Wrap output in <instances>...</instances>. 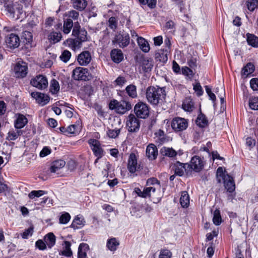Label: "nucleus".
<instances>
[{"label":"nucleus","mask_w":258,"mask_h":258,"mask_svg":"<svg viewBox=\"0 0 258 258\" xmlns=\"http://www.w3.org/2000/svg\"><path fill=\"white\" fill-rule=\"evenodd\" d=\"M71 216L68 213L62 214L59 218V222L61 224H67L70 220Z\"/></svg>","instance_id":"6e6d98bb"},{"label":"nucleus","mask_w":258,"mask_h":258,"mask_svg":"<svg viewBox=\"0 0 258 258\" xmlns=\"http://www.w3.org/2000/svg\"><path fill=\"white\" fill-rule=\"evenodd\" d=\"M254 70V66L251 63H248L242 69V74L247 76L253 73Z\"/></svg>","instance_id":"a18cd8bd"},{"label":"nucleus","mask_w":258,"mask_h":258,"mask_svg":"<svg viewBox=\"0 0 258 258\" xmlns=\"http://www.w3.org/2000/svg\"><path fill=\"white\" fill-rule=\"evenodd\" d=\"M113 44H117L119 47L123 48L128 45L130 43L129 35L126 33L118 34L116 36L112 41Z\"/></svg>","instance_id":"ddd939ff"},{"label":"nucleus","mask_w":258,"mask_h":258,"mask_svg":"<svg viewBox=\"0 0 258 258\" xmlns=\"http://www.w3.org/2000/svg\"><path fill=\"white\" fill-rule=\"evenodd\" d=\"M89 250V246L87 243H82L78 248V258H88L87 252Z\"/></svg>","instance_id":"5701e85b"},{"label":"nucleus","mask_w":258,"mask_h":258,"mask_svg":"<svg viewBox=\"0 0 258 258\" xmlns=\"http://www.w3.org/2000/svg\"><path fill=\"white\" fill-rule=\"evenodd\" d=\"M31 96L36 99L37 103L42 105L47 104L50 100V97L48 95L40 92H32Z\"/></svg>","instance_id":"dca6fc26"},{"label":"nucleus","mask_w":258,"mask_h":258,"mask_svg":"<svg viewBox=\"0 0 258 258\" xmlns=\"http://www.w3.org/2000/svg\"><path fill=\"white\" fill-rule=\"evenodd\" d=\"M87 32L85 29H81L78 22H75L72 31V35L74 36L77 37V38L82 42L87 40Z\"/></svg>","instance_id":"9d476101"},{"label":"nucleus","mask_w":258,"mask_h":258,"mask_svg":"<svg viewBox=\"0 0 258 258\" xmlns=\"http://www.w3.org/2000/svg\"><path fill=\"white\" fill-rule=\"evenodd\" d=\"M166 95L165 88L158 86L148 87L146 92L147 101L154 105L162 104L165 100Z\"/></svg>","instance_id":"f257e3e1"},{"label":"nucleus","mask_w":258,"mask_h":258,"mask_svg":"<svg viewBox=\"0 0 258 258\" xmlns=\"http://www.w3.org/2000/svg\"><path fill=\"white\" fill-rule=\"evenodd\" d=\"M217 91H216V93L220 99L221 108H223V109H224L226 106L225 101L224 100L225 96L224 88L223 87L221 86L219 88H217Z\"/></svg>","instance_id":"72a5a7b5"},{"label":"nucleus","mask_w":258,"mask_h":258,"mask_svg":"<svg viewBox=\"0 0 258 258\" xmlns=\"http://www.w3.org/2000/svg\"><path fill=\"white\" fill-rule=\"evenodd\" d=\"M180 203L181 206L183 208L188 207L189 204V195L186 191H184L181 192L180 198Z\"/></svg>","instance_id":"f704fd0d"},{"label":"nucleus","mask_w":258,"mask_h":258,"mask_svg":"<svg viewBox=\"0 0 258 258\" xmlns=\"http://www.w3.org/2000/svg\"><path fill=\"white\" fill-rule=\"evenodd\" d=\"M6 10L10 14V16L12 18L15 17V9L13 4H6Z\"/></svg>","instance_id":"603ef678"},{"label":"nucleus","mask_w":258,"mask_h":258,"mask_svg":"<svg viewBox=\"0 0 258 258\" xmlns=\"http://www.w3.org/2000/svg\"><path fill=\"white\" fill-rule=\"evenodd\" d=\"M160 152L163 155L170 158L174 157L177 155V152L172 148L164 147L161 149Z\"/></svg>","instance_id":"c85d7f7f"},{"label":"nucleus","mask_w":258,"mask_h":258,"mask_svg":"<svg viewBox=\"0 0 258 258\" xmlns=\"http://www.w3.org/2000/svg\"><path fill=\"white\" fill-rule=\"evenodd\" d=\"M33 227L30 226L22 234L21 236L23 239H27L30 236H31L33 232Z\"/></svg>","instance_id":"4d7b16f0"},{"label":"nucleus","mask_w":258,"mask_h":258,"mask_svg":"<svg viewBox=\"0 0 258 258\" xmlns=\"http://www.w3.org/2000/svg\"><path fill=\"white\" fill-rule=\"evenodd\" d=\"M188 126L187 121L181 117H175L171 122V126L175 132H180L185 130Z\"/></svg>","instance_id":"1a4fd4ad"},{"label":"nucleus","mask_w":258,"mask_h":258,"mask_svg":"<svg viewBox=\"0 0 258 258\" xmlns=\"http://www.w3.org/2000/svg\"><path fill=\"white\" fill-rule=\"evenodd\" d=\"M46 244L42 240L39 239L36 242L35 245L40 250H43L46 248Z\"/></svg>","instance_id":"e2e57ef3"},{"label":"nucleus","mask_w":258,"mask_h":258,"mask_svg":"<svg viewBox=\"0 0 258 258\" xmlns=\"http://www.w3.org/2000/svg\"><path fill=\"white\" fill-rule=\"evenodd\" d=\"M91 60V56L90 52L85 51L80 53L78 57V61L81 66L87 65Z\"/></svg>","instance_id":"aec40b11"},{"label":"nucleus","mask_w":258,"mask_h":258,"mask_svg":"<svg viewBox=\"0 0 258 258\" xmlns=\"http://www.w3.org/2000/svg\"><path fill=\"white\" fill-rule=\"evenodd\" d=\"M126 125L130 132H136L140 128V122L135 115L130 114L126 118Z\"/></svg>","instance_id":"39448f33"},{"label":"nucleus","mask_w":258,"mask_h":258,"mask_svg":"<svg viewBox=\"0 0 258 258\" xmlns=\"http://www.w3.org/2000/svg\"><path fill=\"white\" fill-rule=\"evenodd\" d=\"M28 123V119L26 116L22 114H17V129L25 126Z\"/></svg>","instance_id":"c9c22d12"},{"label":"nucleus","mask_w":258,"mask_h":258,"mask_svg":"<svg viewBox=\"0 0 258 258\" xmlns=\"http://www.w3.org/2000/svg\"><path fill=\"white\" fill-rule=\"evenodd\" d=\"M74 23L73 20L71 19H64L63 32L64 34H69L72 29L74 28Z\"/></svg>","instance_id":"cd10ccee"},{"label":"nucleus","mask_w":258,"mask_h":258,"mask_svg":"<svg viewBox=\"0 0 258 258\" xmlns=\"http://www.w3.org/2000/svg\"><path fill=\"white\" fill-rule=\"evenodd\" d=\"M156 191L155 187H147L145 188L143 191H142L139 187L135 188V192L139 196L142 198H147V197H151V193L155 194Z\"/></svg>","instance_id":"a211bd4d"},{"label":"nucleus","mask_w":258,"mask_h":258,"mask_svg":"<svg viewBox=\"0 0 258 258\" xmlns=\"http://www.w3.org/2000/svg\"><path fill=\"white\" fill-rule=\"evenodd\" d=\"M67 45L73 50H76L81 47L82 42L78 38L68 39L66 42Z\"/></svg>","instance_id":"a878e982"},{"label":"nucleus","mask_w":258,"mask_h":258,"mask_svg":"<svg viewBox=\"0 0 258 258\" xmlns=\"http://www.w3.org/2000/svg\"><path fill=\"white\" fill-rule=\"evenodd\" d=\"M109 108L114 110L117 113L124 114L132 108L130 103L125 101H118L116 100H111L109 104Z\"/></svg>","instance_id":"7ed1b4c3"},{"label":"nucleus","mask_w":258,"mask_h":258,"mask_svg":"<svg viewBox=\"0 0 258 258\" xmlns=\"http://www.w3.org/2000/svg\"><path fill=\"white\" fill-rule=\"evenodd\" d=\"M153 67V62L152 59L142 57L140 59V68L143 72L147 73L150 72Z\"/></svg>","instance_id":"f3484780"},{"label":"nucleus","mask_w":258,"mask_h":258,"mask_svg":"<svg viewBox=\"0 0 258 258\" xmlns=\"http://www.w3.org/2000/svg\"><path fill=\"white\" fill-rule=\"evenodd\" d=\"M61 38V34L59 32H52L48 35V39L53 43L59 42Z\"/></svg>","instance_id":"ea45409f"},{"label":"nucleus","mask_w":258,"mask_h":258,"mask_svg":"<svg viewBox=\"0 0 258 258\" xmlns=\"http://www.w3.org/2000/svg\"><path fill=\"white\" fill-rule=\"evenodd\" d=\"M188 164H182L179 162H176L172 165V170L174 171L175 174L178 176L183 175L184 171L187 173L190 172Z\"/></svg>","instance_id":"9b49d317"},{"label":"nucleus","mask_w":258,"mask_h":258,"mask_svg":"<svg viewBox=\"0 0 258 258\" xmlns=\"http://www.w3.org/2000/svg\"><path fill=\"white\" fill-rule=\"evenodd\" d=\"M246 6L248 10L253 12L256 8H258V0H247Z\"/></svg>","instance_id":"49530a36"},{"label":"nucleus","mask_w":258,"mask_h":258,"mask_svg":"<svg viewBox=\"0 0 258 258\" xmlns=\"http://www.w3.org/2000/svg\"><path fill=\"white\" fill-rule=\"evenodd\" d=\"M224 186L225 188L229 192H232L235 189V185L233 178L230 175L227 174L224 180Z\"/></svg>","instance_id":"4be33fe9"},{"label":"nucleus","mask_w":258,"mask_h":258,"mask_svg":"<svg viewBox=\"0 0 258 258\" xmlns=\"http://www.w3.org/2000/svg\"><path fill=\"white\" fill-rule=\"evenodd\" d=\"M139 168V165L138 164L137 158L134 153L130 154L128 162H127V169L129 171L132 173H135Z\"/></svg>","instance_id":"2eb2a0df"},{"label":"nucleus","mask_w":258,"mask_h":258,"mask_svg":"<svg viewBox=\"0 0 258 258\" xmlns=\"http://www.w3.org/2000/svg\"><path fill=\"white\" fill-rule=\"evenodd\" d=\"M153 185V187H155L156 188V191L160 192V182L157 180L156 178H151L147 180V185Z\"/></svg>","instance_id":"37998d69"},{"label":"nucleus","mask_w":258,"mask_h":258,"mask_svg":"<svg viewBox=\"0 0 258 258\" xmlns=\"http://www.w3.org/2000/svg\"><path fill=\"white\" fill-rule=\"evenodd\" d=\"M71 243L70 242L68 241H64V246L63 247V250L61 252V254L64 255L67 257H71L73 252L71 249Z\"/></svg>","instance_id":"473e14b6"},{"label":"nucleus","mask_w":258,"mask_h":258,"mask_svg":"<svg viewBox=\"0 0 258 258\" xmlns=\"http://www.w3.org/2000/svg\"><path fill=\"white\" fill-rule=\"evenodd\" d=\"M171 252L167 249L162 250L159 255V258H170Z\"/></svg>","instance_id":"0e129e2a"},{"label":"nucleus","mask_w":258,"mask_h":258,"mask_svg":"<svg viewBox=\"0 0 258 258\" xmlns=\"http://www.w3.org/2000/svg\"><path fill=\"white\" fill-rule=\"evenodd\" d=\"M188 64L191 69H195L197 66V59L196 57H191L188 60Z\"/></svg>","instance_id":"338daca9"},{"label":"nucleus","mask_w":258,"mask_h":258,"mask_svg":"<svg viewBox=\"0 0 258 258\" xmlns=\"http://www.w3.org/2000/svg\"><path fill=\"white\" fill-rule=\"evenodd\" d=\"M44 240L48 247L51 248L55 243L56 237L53 233L50 232L45 235Z\"/></svg>","instance_id":"7c9ffc66"},{"label":"nucleus","mask_w":258,"mask_h":258,"mask_svg":"<svg viewBox=\"0 0 258 258\" xmlns=\"http://www.w3.org/2000/svg\"><path fill=\"white\" fill-rule=\"evenodd\" d=\"M88 143L91 147L94 154L98 157V159L100 158L103 155V150L100 147L99 142L95 139H90Z\"/></svg>","instance_id":"4468645a"},{"label":"nucleus","mask_w":258,"mask_h":258,"mask_svg":"<svg viewBox=\"0 0 258 258\" xmlns=\"http://www.w3.org/2000/svg\"><path fill=\"white\" fill-rule=\"evenodd\" d=\"M194 89L198 96H201L203 93V91L200 83H197L194 85Z\"/></svg>","instance_id":"bf43d9fd"},{"label":"nucleus","mask_w":258,"mask_h":258,"mask_svg":"<svg viewBox=\"0 0 258 258\" xmlns=\"http://www.w3.org/2000/svg\"><path fill=\"white\" fill-rule=\"evenodd\" d=\"M109 26L112 29H114L116 28V19L115 17H112L109 19L108 20Z\"/></svg>","instance_id":"774afa93"},{"label":"nucleus","mask_w":258,"mask_h":258,"mask_svg":"<svg viewBox=\"0 0 258 258\" xmlns=\"http://www.w3.org/2000/svg\"><path fill=\"white\" fill-rule=\"evenodd\" d=\"M213 221L216 225H219L221 223L220 212L218 209L215 210L214 212Z\"/></svg>","instance_id":"de8ad7c7"},{"label":"nucleus","mask_w":258,"mask_h":258,"mask_svg":"<svg viewBox=\"0 0 258 258\" xmlns=\"http://www.w3.org/2000/svg\"><path fill=\"white\" fill-rule=\"evenodd\" d=\"M66 162L62 160H58L54 161L51 164L50 168V171L51 173H56L59 169L64 166Z\"/></svg>","instance_id":"b1692460"},{"label":"nucleus","mask_w":258,"mask_h":258,"mask_svg":"<svg viewBox=\"0 0 258 258\" xmlns=\"http://www.w3.org/2000/svg\"><path fill=\"white\" fill-rule=\"evenodd\" d=\"M112 60L115 63H119L123 59V54L120 49L114 48L110 52Z\"/></svg>","instance_id":"412c9836"},{"label":"nucleus","mask_w":258,"mask_h":258,"mask_svg":"<svg viewBox=\"0 0 258 258\" xmlns=\"http://www.w3.org/2000/svg\"><path fill=\"white\" fill-rule=\"evenodd\" d=\"M28 73L27 64L22 60L21 59H17V78H23L25 77Z\"/></svg>","instance_id":"f8f14e48"},{"label":"nucleus","mask_w":258,"mask_h":258,"mask_svg":"<svg viewBox=\"0 0 258 258\" xmlns=\"http://www.w3.org/2000/svg\"><path fill=\"white\" fill-rule=\"evenodd\" d=\"M119 133L120 129L109 130L107 132V135L110 138H115Z\"/></svg>","instance_id":"13d9d810"},{"label":"nucleus","mask_w":258,"mask_h":258,"mask_svg":"<svg viewBox=\"0 0 258 258\" xmlns=\"http://www.w3.org/2000/svg\"><path fill=\"white\" fill-rule=\"evenodd\" d=\"M139 2L144 5L147 4L150 8H154L156 5V0H139Z\"/></svg>","instance_id":"052dcab7"},{"label":"nucleus","mask_w":258,"mask_h":258,"mask_svg":"<svg viewBox=\"0 0 258 258\" xmlns=\"http://www.w3.org/2000/svg\"><path fill=\"white\" fill-rule=\"evenodd\" d=\"M59 85L58 82L55 79H52L50 84V92L52 94H56L59 90Z\"/></svg>","instance_id":"a19ab883"},{"label":"nucleus","mask_w":258,"mask_h":258,"mask_svg":"<svg viewBox=\"0 0 258 258\" xmlns=\"http://www.w3.org/2000/svg\"><path fill=\"white\" fill-rule=\"evenodd\" d=\"M251 89L254 91L258 90V79L253 78L250 81Z\"/></svg>","instance_id":"680f3d73"},{"label":"nucleus","mask_w":258,"mask_h":258,"mask_svg":"<svg viewBox=\"0 0 258 258\" xmlns=\"http://www.w3.org/2000/svg\"><path fill=\"white\" fill-rule=\"evenodd\" d=\"M249 106L252 110H258V97H250L249 100Z\"/></svg>","instance_id":"8fccbe9b"},{"label":"nucleus","mask_w":258,"mask_h":258,"mask_svg":"<svg viewBox=\"0 0 258 258\" xmlns=\"http://www.w3.org/2000/svg\"><path fill=\"white\" fill-rule=\"evenodd\" d=\"M80 128L79 125L73 124L68 126L66 130V133L69 134H76Z\"/></svg>","instance_id":"5fc2aeb1"},{"label":"nucleus","mask_w":258,"mask_h":258,"mask_svg":"<svg viewBox=\"0 0 258 258\" xmlns=\"http://www.w3.org/2000/svg\"><path fill=\"white\" fill-rule=\"evenodd\" d=\"M182 108L187 111H191L194 108V103L190 98H186L183 102Z\"/></svg>","instance_id":"4c0bfd02"},{"label":"nucleus","mask_w":258,"mask_h":258,"mask_svg":"<svg viewBox=\"0 0 258 258\" xmlns=\"http://www.w3.org/2000/svg\"><path fill=\"white\" fill-rule=\"evenodd\" d=\"M188 164L190 171L194 170L195 172H199L204 168L205 161L203 158L199 156H195L191 158L190 164Z\"/></svg>","instance_id":"20e7f679"},{"label":"nucleus","mask_w":258,"mask_h":258,"mask_svg":"<svg viewBox=\"0 0 258 258\" xmlns=\"http://www.w3.org/2000/svg\"><path fill=\"white\" fill-rule=\"evenodd\" d=\"M71 56V53L67 50H64L60 56V59L64 62H67Z\"/></svg>","instance_id":"864d4df0"},{"label":"nucleus","mask_w":258,"mask_h":258,"mask_svg":"<svg viewBox=\"0 0 258 258\" xmlns=\"http://www.w3.org/2000/svg\"><path fill=\"white\" fill-rule=\"evenodd\" d=\"M255 140L251 137H248L246 139V144L250 149L252 148L255 145Z\"/></svg>","instance_id":"69168bd1"},{"label":"nucleus","mask_w":258,"mask_h":258,"mask_svg":"<svg viewBox=\"0 0 258 258\" xmlns=\"http://www.w3.org/2000/svg\"><path fill=\"white\" fill-rule=\"evenodd\" d=\"M146 154L150 160L155 159L158 155V149L156 146L153 144H149L147 147Z\"/></svg>","instance_id":"6ab92c4d"},{"label":"nucleus","mask_w":258,"mask_h":258,"mask_svg":"<svg viewBox=\"0 0 258 258\" xmlns=\"http://www.w3.org/2000/svg\"><path fill=\"white\" fill-rule=\"evenodd\" d=\"M64 16L67 17V19H71L72 20H78L79 16V12L75 10H71L68 12H66L64 14Z\"/></svg>","instance_id":"c03bdc74"},{"label":"nucleus","mask_w":258,"mask_h":258,"mask_svg":"<svg viewBox=\"0 0 258 258\" xmlns=\"http://www.w3.org/2000/svg\"><path fill=\"white\" fill-rule=\"evenodd\" d=\"M208 121L205 115L202 113L198 115L196 119V123L198 126L204 127L208 125Z\"/></svg>","instance_id":"58836bf2"},{"label":"nucleus","mask_w":258,"mask_h":258,"mask_svg":"<svg viewBox=\"0 0 258 258\" xmlns=\"http://www.w3.org/2000/svg\"><path fill=\"white\" fill-rule=\"evenodd\" d=\"M137 41L140 48L145 52H148L150 50V46L148 42L142 37H138Z\"/></svg>","instance_id":"2f4dec72"},{"label":"nucleus","mask_w":258,"mask_h":258,"mask_svg":"<svg viewBox=\"0 0 258 258\" xmlns=\"http://www.w3.org/2000/svg\"><path fill=\"white\" fill-rule=\"evenodd\" d=\"M247 42L253 47H258V37L253 34H247Z\"/></svg>","instance_id":"e433bc0d"},{"label":"nucleus","mask_w":258,"mask_h":258,"mask_svg":"<svg viewBox=\"0 0 258 258\" xmlns=\"http://www.w3.org/2000/svg\"><path fill=\"white\" fill-rule=\"evenodd\" d=\"M4 30L10 34H8L5 38L7 47L12 51L16 48V26H7L4 27Z\"/></svg>","instance_id":"f03ea898"},{"label":"nucleus","mask_w":258,"mask_h":258,"mask_svg":"<svg viewBox=\"0 0 258 258\" xmlns=\"http://www.w3.org/2000/svg\"><path fill=\"white\" fill-rule=\"evenodd\" d=\"M134 112L138 117L146 118L149 114V107L146 104L139 102L134 107Z\"/></svg>","instance_id":"423d86ee"},{"label":"nucleus","mask_w":258,"mask_h":258,"mask_svg":"<svg viewBox=\"0 0 258 258\" xmlns=\"http://www.w3.org/2000/svg\"><path fill=\"white\" fill-rule=\"evenodd\" d=\"M126 91L128 95L132 98H135L137 96L136 87L135 85H130L127 86Z\"/></svg>","instance_id":"09e8293b"},{"label":"nucleus","mask_w":258,"mask_h":258,"mask_svg":"<svg viewBox=\"0 0 258 258\" xmlns=\"http://www.w3.org/2000/svg\"><path fill=\"white\" fill-rule=\"evenodd\" d=\"M32 34L29 31H25L23 32V34L21 36L20 42L26 44L28 46H31V43L32 41Z\"/></svg>","instance_id":"393cba45"},{"label":"nucleus","mask_w":258,"mask_h":258,"mask_svg":"<svg viewBox=\"0 0 258 258\" xmlns=\"http://www.w3.org/2000/svg\"><path fill=\"white\" fill-rule=\"evenodd\" d=\"M84 222L83 219L77 217L73 220L71 226L74 229H79L84 226Z\"/></svg>","instance_id":"79ce46f5"},{"label":"nucleus","mask_w":258,"mask_h":258,"mask_svg":"<svg viewBox=\"0 0 258 258\" xmlns=\"http://www.w3.org/2000/svg\"><path fill=\"white\" fill-rule=\"evenodd\" d=\"M72 76L76 80L87 81L89 80L90 78L88 69L81 67H78L74 69L73 72Z\"/></svg>","instance_id":"6e6552de"},{"label":"nucleus","mask_w":258,"mask_h":258,"mask_svg":"<svg viewBox=\"0 0 258 258\" xmlns=\"http://www.w3.org/2000/svg\"><path fill=\"white\" fill-rule=\"evenodd\" d=\"M119 244V242L118 240H117L115 238H111L108 239L106 246L108 249L112 251H114L117 249Z\"/></svg>","instance_id":"c756f323"},{"label":"nucleus","mask_w":258,"mask_h":258,"mask_svg":"<svg viewBox=\"0 0 258 258\" xmlns=\"http://www.w3.org/2000/svg\"><path fill=\"white\" fill-rule=\"evenodd\" d=\"M31 84L38 89L42 90L48 86V81L46 77L43 75H39L32 79Z\"/></svg>","instance_id":"0eeeda50"},{"label":"nucleus","mask_w":258,"mask_h":258,"mask_svg":"<svg viewBox=\"0 0 258 258\" xmlns=\"http://www.w3.org/2000/svg\"><path fill=\"white\" fill-rule=\"evenodd\" d=\"M74 9L82 11L87 6V3L85 0H71Z\"/></svg>","instance_id":"bb28decb"},{"label":"nucleus","mask_w":258,"mask_h":258,"mask_svg":"<svg viewBox=\"0 0 258 258\" xmlns=\"http://www.w3.org/2000/svg\"><path fill=\"white\" fill-rule=\"evenodd\" d=\"M45 192L44 190H32L29 194L30 199H33L35 197L38 198L45 194Z\"/></svg>","instance_id":"3c124183"}]
</instances>
